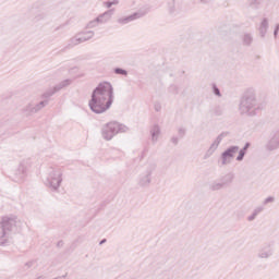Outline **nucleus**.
Segmentation results:
<instances>
[{"label": "nucleus", "instance_id": "nucleus-1", "mask_svg": "<svg viewBox=\"0 0 279 279\" xmlns=\"http://www.w3.org/2000/svg\"><path fill=\"white\" fill-rule=\"evenodd\" d=\"M114 104V88L108 82L99 83L93 90L88 106L95 114H104Z\"/></svg>", "mask_w": 279, "mask_h": 279}, {"label": "nucleus", "instance_id": "nucleus-2", "mask_svg": "<svg viewBox=\"0 0 279 279\" xmlns=\"http://www.w3.org/2000/svg\"><path fill=\"white\" fill-rule=\"evenodd\" d=\"M240 113L247 114V117H256V111L260 110V104L256 97V89L247 88L240 99Z\"/></svg>", "mask_w": 279, "mask_h": 279}, {"label": "nucleus", "instance_id": "nucleus-3", "mask_svg": "<svg viewBox=\"0 0 279 279\" xmlns=\"http://www.w3.org/2000/svg\"><path fill=\"white\" fill-rule=\"evenodd\" d=\"M23 221L19 217H3L0 221V246L5 247L10 245V234L13 230H21Z\"/></svg>", "mask_w": 279, "mask_h": 279}, {"label": "nucleus", "instance_id": "nucleus-4", "mask_svg": "<svg viewBox=\"0 0 279 279\" xmlns=\"http://www.w3.org/2000/svg\"><path fill=\"white\" fill-rule=\"evenodd\" d=\"M125 132H130V128L117 121H111L109 123H106L101 128V136L104 141H112V138L116 137L117 134H125Z\"/></svg>", "mask_w": 279, "mask_h": 279}, {"label": "nucleus", "instance_id": "nucleus-5", "mask_svg": "<svg viewBox=\"0 0 279 279\" xmlns=\"http://www.w3.org/2000/svg\"><path fill=\"white\" fill-rule=\"evenodd\" d=\"M62 175H64V171H62L60 168H49L47 177L44 181L45 186L50 189V191L58 193V191H60V186H62Z\"/></svg>", "mask_w": 279, "mask_h": 279}, {"label": "nucleus", "instance_id": "nucleus-6", "mask_svg": "<svg viewBox=\"0 0 279 279\" xmlns=\"http://www.w3.org/2000/svg\"><path fill=\"white\" fill-rule=\"evenodd\" d=\"M156 161L149 159L147 162L144 163L142 167V172L138 174L137 178V185L141 189H147L149 187V184H151V175L156 171Z\"/></svg>", "mask_w": 279, "mask_h": 279}, {"label": "nucleus", "instance_id": "nucleus-7", "mask_svg": "<svg viewBox=\"0 0 279 279\" xmlns=\"http://www.w3.org/2000/svg\"><path fill=\"white\" fill-rule=\"evenodd\" d=\"M31 168H32V159L31 158L23 159L14 172V175H13L14 182H23V180L27 178V171H29Z\"/></svg>", "mask_w": 279, "mask_h": 279}, {"label": "nucleus", "instance_id": "nucleus-8", "mask_svg": "<svg viewBox=\"0 0 279 279\" xmlns=\"http://www.w3.org/2000/svg\"><path fill=\"white\" fill-rule=\"evenodd\" d=\"M94 36L95 32L93 31L81 32L68 41L66 49H73V47H77V45H82V43H87V40H90Z\"/></svg>", "mask_w": 279, "mask_h": 279}, {"label": "nucleus", "instance_id": "nucleus-9", "mask_svg": "<svg viewBox=\"0 0 279 279\" xmlns=\"http://www.w3.org/2000/svg\"><path fill=\"white\" fill-rule=\"evenodd\" d=\"M147 14H149V7H143L129 16L118 19V23L120 25H128V23H132V21H138V19H143V16H147Z\"/></svg>", "mask_w": 279, "mask_h": 279}, {"label": "nucleus", "instance_id": "nucleus-10", "mask_svg": "<svg viewBox=\"0 0 279 279\" xmlns=\"http://www.w3.org/2000/svg\"><path fill=\"white\" fill-rule=\"evenodd\" d=\"M228 136H230V132L223 131L214 140V142L205 153V156H204L205 160L207 158H210V156H213V154H215L217 149H219V145H221V142L223 141V138H228Z\"/></svg>", "mask_w": 279, "mask_h": 279}, {"label": "nucleus", "instance_id": "nucleus-11", "mask_svg": "<svg viewBox=\"0 0 279 279\" xmlns=\"http://www.w3.org/2000/svg\"><path fill=\"white\" fill-rule=\"evenodd\" d=\"M46 106H49V100H41L38 104L29 102L23 109V113L25 114V117H32V114L40 112V110H43V108H46Z\"/></svg>", "mask_w": 279, "mask_h": 279}, {"label": "nucleus", "instance_id": "nucleus-12", "mask_svg": "<svg viewBox=\"0 0 279 279\" xmlns=\"http://www.w3.org/2000/svg\"><path fill=\"white\" fill-rule=\"evenodd\" d=\"M236 154H239V146H229L225 151H222L220 155L222 167L230 165V162H232V158H234V155Z\"/></svg>", "mask_w": 279, "mask_h": 279}, {"label": "nucleus", "instance_id": "nucleus-13", "mask_svg": "<svg viewBox=\"0 0 279 279\" xmlns=\"http://www.w3.org/2000/svg\"><path fill=\"white\" fill-rule=\"evenodd\" d=\"M274 242H268L257 251V258H259V260H268V258L274 256Z\"/></svg>", "mask_w": 279, "mask_h": 279}, {"label": "nucleus", "instance_id": "nucleus-14", "mask_svg": "<svg viewBox=\"0 0 279 279\" xmlns=\"http://www.w3.org/2000/svg\"><path fill=\"white\" fill-rule=\"evenodd\" d=\"M266 151H276L279 149V132L276 130L271 131L269 138L265 145Z\"/></svg>", "mask_w": 279, "mask_h": 279}, {"label": "nucleus", "instance_id": "nucleus-15", "mask_svg": "<svg viewBox=\"0 0 279 279\" xmlns=\"http://www.w3.org/2000/svg\"><path fill=\"white\" fill-rule=\"evenodd\" d=\"M168 12L171 16H178L180 14V10H182V4L180 2H175V0H168Z\"/></svg>", "mask_w": 279, "mask_h": 279}, {"label": "nucleus", "instance_id": "nucleus-16", "mask_svg": "<svg viewBox=\"0 0 279 279\" xmlns=\"http://www.w3.org/2000/svg\"><path fill=\"white\" fill-rule=\"evenodd\" d=\"M112 14H114V9H110V10L101 13L96 19L100 25H104V24L108 23V21H110V19H112Z\"/></svg>", "mask_w": 279, "mask_h": 279}, {"label": "nucleus", "instance_id": "nucleus-17", "mask_svg": "<svg viewBox=\"0 0 279 279\" xmlns=\"http://www.w3.org/2000/svg\"><path fill=\"white\" fill-rule=\"evenodd\" d=\"M219 181L221 182L222 186L225 189H227V186H230V184H232V182H234V173L229 172L225 175H222Z\"/></svg>", "mask_w": 279, "mask_h": 279}, {"label": "nucleus", "instance_id": "nucleus-18", "mask_svg": "<svg viewBox=\"0 0 279 279\" xmlns=\"http://www.w3.org/2000/svg\"><path fill=\"white\" fill-rule=\"evenodd\" d=\"M268 29H269V20H267V17H264L258 27V32L262 38H265Z\"/></svg>", "mask_w": 279, "mask_h": 279}, {"label": "nucleus", "instance_id": "nucleus-19", "mask_svg": "<svg viewBox=\"0 0 279 279\" xmlns=\"http://www.w3.org/2000/svg\"><path fill=\"white\" fill-rule=\"evenodd\" d=\"M73 84V81L71 78H66L54 85V89L57 93H60L63 88H66Z\"/></svg>", "mask_w": 279, "mask_h": 279}, {"label": "nucleus", "instance_id": "nucleus-20", "mask_svg": "<svg viewBox=\"0 0 279 279\" xmlns=\"http://www.w3.org/2000/svg\"><path fill=\"white\" fill-rule=\"evenodd\" d=\"M150 134H151V141L153 143H157L158 142V136H160V126L155 124L151 130H150Z\"/></svg>", "mask_w": 279, "mask_h": 279}, {"label": "nucleus", "instance_id": "nucleus-21", "mask_svg": "<svg viewBox=\"0 0 279 279\" xmlns=\"http://www.w3.org/2000/svg\"><path fill=\"white\" fill-rule=\"evenodd\" d=\"M263 210H265V206L263 205L255 207L252 215L247 217V221H254V219H256V217H258Z\"/></svg>", "mask_w": 279, "mask_h": 279}, {"label": "nucleus", "instance_id": "nucleus-22", "mask_svg": "<svg viewBox=\"0 0 279 279\" xmlns=\"http://www.w3.org/2000/svg\"><path fill=\"white\" fill-rule=\"evenodd\" d=\"M242 43H243L244 47H250V45H252V43H254V36H252V34H250V33H245L242 37Z\"/></svg>", "mask_w": 279, "mask_h": 279}, {"label": "nucleus", "instance_id": "nucleus-23", "mask_svg": "<svg viewBox=\"0 0 279 279\" xmlns=\"http://www.w3.org/2000/svg\"><path fill=\"white\" fill-rule=\"evenodd\" d=\"M56 93H58L56 90V87H50L48 88L43 95H41V99H45V101H48L47 99H50V97H53V95H56Z\"/></svg>", "mask_w": 279, "mask_h": 279}, {"label": "nucleus", "instance_id": "nucleus-24", "mask_svg": "<svg viewBox=\"0 0 279 279\" xmlns=\"http://www.w3.org/2000/svg\"><path fill=\"white\" fill-rule=\"evenodd\" d=\"M223 189H226V187L222 185V183H221L220 180H218V181H213V182L209 184V191H221V190H223Z\"/></svg>", "mask_w": 279, "mask_h": 279}, {"label": "nucleus", "instance_id": "nucleus-25", "mask_svg": "<svg viewBox=\"0 0 279 279\" xmlns=\"http://www.w3.org/2000/svg\"><path fill=\"white\" fill-rule=\"evenodd\" d=\"M113 73L116 75H123L124 77H128V70H125L123 68H114Z\"/></svg>", "mask_w": 279, "mask_h": 279}, {"label": "nucleus", "instance_id": "nucleus-26", "mask_svg": "<svg viewBox=\"0 0 279 279\" xmlns=\"http://www.w3.org/2000/svg\"><path fill=\"white\" fill-rule=\"evenodd\" d=\"M100 24H99V21H97V17L93 21H90L88 24H87V29H94V27H98Z\"/></svg>", "mask_w": 279, "mask_h": 279}, {"label": "nucleus", "instance_id": "nucleus-27", "mask_svg": "<svg viewBox=\"0 0 279 279\" xmlns=\"http://www.w3.org/2000/svg\"><path fill=\"white\" fill-rule=\"evenodd\" d=\"M178 136H179L180 138H184V136H186V128L180 126V128L178 129Z\"/></svg>", "mask_w": 279, "mask_h": 279}, {"label": "nucleus", "instance_id": "nucleus-28", "mask_svg": "<svg viewBox=\"0 0 279 279\" xmlns=\"http://www.w3.org/2000/svg\"><path fill=\"white\" fill-rule=\"evenodd\" d=\"M211 88H213V93L214 95H216V97H221V90L219 89V87H217V84H213L211 85Z\"/></svg>", "mask_w": 279, "mask_h": 279}, {"label": "nucleus", "instance_id": "nucleus-29", "mask_svg": "<svg viewBox=\"0 0 279 279\" xmlns=\"http://www.w3.org/2000/svg\"><path fill=\"white\" fill-rule=\"evenodd\" d=\"M239 151V155H238V157L235 158V160L238 161V162H243V159L245 158V151L244 150H242V149H240V150H238Z\"/></svg>", "mask_w": 279, "mask_h": 279}, {"label": "nucleus", "instance_id": "nucleus-30", "mask_svg": "<svg viewBox=\"0 0 279 279\" xmlns=\"http://www.w3.org/2000/svg\"><path fill=\"white\" fill-rule=\"evenodd\" d=\"M104 5L110 9L112 5H119V0L106 1L104 2Z\"/></svg>", "mask_w": 279, "mask_h": 279}, {"label": "nucleus", "instance_id": "nucleus-31", "mask_svg": "<svg viewBox=\"0 0 279 279\" xmlns=\"http://www.w3.org/2000/svg\"><path fill=\"white\" fill-rule=\"evenodd\" d=\"M275 202H276V197L268 196L267 198L264 199L263 205L267 206V204H274Z\"/></svg>", "mask_w": 279, "mask_h": 279}, {"label": "nucleus", "instance_id": "nucleus-32", "mask_svg": "<svg viewBox=\"0 0 279 279\" xmlns=\"http://www.w3.org/2000/svg\"><path fill=\"white\" fill-rule=\"evenodd\" d=\"M154 110L156 112H160L162 110V105H160V102H155L154 104Z\"/></svg>", "mask_w": 279, "mask_h": 279}, {"label": "nucleus", "instance_id": "nucleus-33", "mask_svg": "<svg viewBox=\"0 0 279 279\" xmlns=\"http://www.w3.org/2000/svg\"><path fill=\"white\" fill-rule=\"evenodd\" d=\"M160 279H171L169 271H163L160 274Z\"/></svg>", "mask_w": 279, "mask_h": 279}, {"label": "nucleus", "instance_id": "nucleus-34", "mask_svg": "<svg viewBox=\"0 0 279 279\" xmlns=\"http://www.w3.org/2000/svg\"><path fill=\"white\" fill-rule=\"evenodd\" d=\"M170 142L172 143V145H178V143H180V137L179 136H172Z\"/></svg>", "mask_w": 279, "mask_h": 279}, {"label": "nucleus", "instance_id": "nucleus-35", "mask_svg": "<svg viewBox=\"0 0 279 279\" xmlns=\"http://www.w3.org/2000/svg\"><path fill=\"white\" fill-rule=\"evenodd\" d=\"M215 114H216V117H221V114H223V110L221 108L217 107L215 109Z\"/></svg>", "mask_w": 279, "mask_h": 279}, {"label": "nucleus", "instance_id": "nucleus-36", "mask_svg": "<svg viewBox=\"0 0 279 279\" xmlns=\"http://www.w3.org/2000/svg\"><path fill=\"white\" fill-rule=\"evenodd\" d=\"M197 3H199L201 5H208V3H210V1L213 0H196Z\"/></svg>", "mask_w": 279, "mask_h": 279}, {"label": "nucleus", "instance_id": "nucleus-37", "mask_svg": "<svg viewBox=\"0 0 279 279\" xmlns=\"http://www.w3.org/2000/svg\"><path fill=\"white\" fill-rule=\"evenodd\" d=\"M43 19H45V14L39 13L35 16V21H43Z\"/></svg>", "mask_w": 279, "mask_h": 279}, {"label": "nucleus", "instance_id": "nucleus-38", "mask_svg": "<svg viewBox=\"0 0 279 279\" xmlns=\"http://www.w3.org/2000/svg\"><path fill=\"white\" fill-rule=\"evenodd\" d=\"M247 149H250V143L247 142L243 148H241L242 151H244L245 154H247Z\"/></svg>", "mask_w": 279, "mask_h": 279}, {"label": "nucleus", "instance_id": "nucleus-39", "mask_svg": "<svg viewBox=\"0 0 279 279\" xmlns=\"http://www.w3.org/2000/svg\"><path fill=\"white\" fill-rule=\"evenodd\" d=\"M278 32H279V24L275 26L274 36L275 38H278Z\"/></svg>", "mask_w": 279, "mask_h": 279}, {"label": "nucleus", "instance_id": "nucleus-40", "mask_svg": "<svg viewBox=\"0 0 279 279\" xmlns=\"http://www.w3.org/2000/svg\"><path fill=\"white\" fill-rule=\"evenodd\" d=\"M32 265H34V263H32V262H28V263H26L25 264V266L29 269V267H32Z\"/></svg>", "mask_w": 279, "mask_h": 279}, {"label": "nucleus", "instance_id": "nucleus-41", "mask_svg": "<svg viewBox=\"0 0 279 279\" xmlns=\"http://www.w3.org/2000/svg\"><path fill=\"white\" fill-rule=\"evenodd\" d=\"M106 239H102L100 242H99V245H104V243H106Z\"/></svg>", "mask_w": 279, "mask_h": 279}, {"label": "nucleus", "instance_id": "nucleus-42", "mask_svg": "<svg viewBox=\"0 0 279 279\" xmlns=\"http://www.w3.org/2000/svg\"><path fill=\"white\" fill-rule=\"evenodd\" d=\"M61 27H62V26L57 27V28H56V32H58V29H60Z\"/></svg>", "mask_w": 279, "mask_h": 279}, {"label": "nucleus", "instance_id": "nucleus-43", "mask_svg": "<svg viewBox=\"0 0 279 279\" xmlns=\"http://www.w3.org/2000/svg\"><path fill=\"white\" fill-rule=\"evenodd\" d=\"M60 245H62V242H59V243H58V246H60Z\"/></svg>", "mask_w": 279, "mask_h": 279}, {"label": "nucleus", "instance_id": "nucleus-44", "mask_svg": "<svg viewBox=\"0 0 279 279\" xmlns=\"http://www.w3.org/2000/svg\"><path fill=\"white\" fill-rule=\"evenodd\" d=\"M277 130V132L279 133V128L278 129H276Z\"/></svg>", "mask_w": 279, "mask_h": 279}]
</instances>
